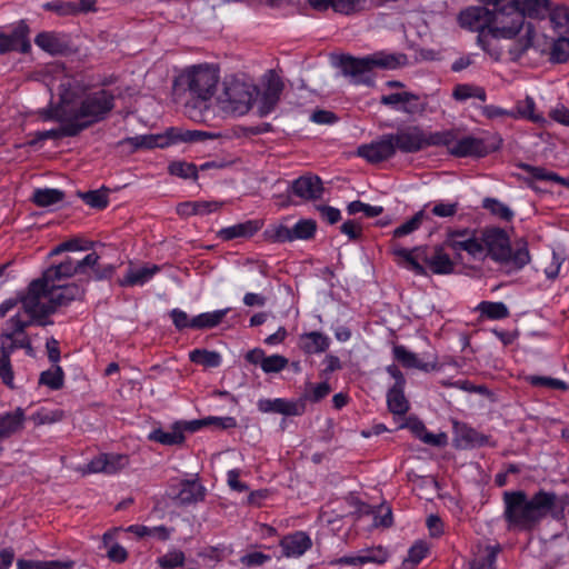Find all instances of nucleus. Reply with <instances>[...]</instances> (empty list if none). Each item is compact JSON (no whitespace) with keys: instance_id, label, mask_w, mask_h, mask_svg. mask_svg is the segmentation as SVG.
Masks as SVG:
<instances>
[{"instance_id":"obj_18","label":"nucleus","mask_w":569,"mask_h":569,"mask_svg":"<svg viewBox=\"0 0 569 569\" xmlns=\"http://www.w3.org/2000/svg\"><path fill=\"white\" fill-rule=\"evenodd\" d=\"M129 462V458L126 455L120 453H100L93 458L86 467L84 473H98L103 472L107 475H113L124 468Z\"/></svg>"},{"instance_id":"obj_14","label":"nucleus","mask_w":569,"mask_h":569,"mask_svg":"<svg viewBox=\"0 0 569 569\" xmlns=\"http://www.w3.org/2000/svg\"><path fill=\"white\" fill-rule=\"evenodd\" d=\"M282 90L283 83L281 79L273 73L268 77L261 91L257 89L253 103H256L260 117H266L274 110Z\"/></svg>"},{"instance_id":"obj_11","label":"nucleus","mask_w":569,"mask_h":569,"mask_svg":"<svg viewBox=\"0 0 569 569\" xmlns=\"http://www.w3.org/2000/svg\"><path fill=\"white\" fill-rule=\"evenodd\" d=\"M391 136L395 151L402 153H415L430 146H440L443 136L438 132H427L419 126H407L400 128Z\"/></svg>"},{"instance_id":"obj_16","label":"nucleus","mask_w":569,"mask_h":569,"mask_svg":"<svg viewBox=\"0 0 569 569\" xmlns=\"http://www.w3.org/2000/svg\"><path fill=\"white\" fill-rule=\"evenodd\" d=\"M380 102L396 111H400L410 116L423 111V104L421 103L420 98L409 91H399L383 94L380 99Z\"/></svg>"},{"instance_id":"obj_53","label":"nucleus","mask_w":569,"mask_h":569,"mask_svg":"<svg viewBox=\"0 0 569 569\" xmlns=\"http://www.w3.org/2000/svg\"><path fill=\"white\" fill-rule=\"evenodd\" d=\"M317 224L311 219H301L292 227L293 241L308 240L313 237Z\"/></svg>"},{"instance_id":"obj_22","label":"nucleus","mask_w":569,"mask_h":569,"mask_svg":"<svg viewBox=\"0 0 569 569\" xmlns=\"http://www.w3.org/2000/svg\"><path fill=\"white\" fill-rule=\"evenodd\" d=\"M312 546V540L305 531H296L280 540L282 555L287 558H299Z\"/></svg>"},{"instance_id":"obj_20","label":"nucleus","mask_w":569,"mask_h":569,"mask_svg":"<svg viewBox=\"0 0 569 569\" xmlns=\"http://www.w3.org/2000/svg\"><path fill=\"white\" fill-rule=\"evenodd\" d=\"M173 127L161 133L138 134L127 139V142L136 149L167 148L174 144Z\"/></svg>"},{"instance_id":"obj_60","label":"nucleus","mask_w":569,"mask_h":569,"mask_svg":"<svg viewBox=\"0 0 569 569\" xmlns=\"http://www.w3.org/2000/svg\"><path fill=\"white\" fill-rule=\"evenodd\" d=\"M209 423H213V425L220 427L221 429H229V428L236 427L237 421L233 417H210L202 421H192V422L188 423V428L191 431H194L197 429L198 425H209Z\"/></svg>"},{"instance_id":"obj_5","label":"nucleus","mask_w":569,"mask_h":569,"mask_svg":"<svg viewBox=\"0 0 569 569\" xmlns=\"http://www.w3.org/2000/svg\"><path fill=\"white\" fill-rule=\"evenodd\" d=\"M220 79L219 68L211 63L193 64L184 68L176 78L174 84L189 92L186 112L194 121H204L203 111L216 93Z\"/></svg>"},{"instance_id":"obj_46","label":"nucleus","mask_w":569,"mask_h":569,"mask_svg":"<svg viewBox=\"0 0 569 569\" xmlns=\"http://www.w3.org/2000/svg\"><path fill=\"white\" fill-rule=\"evenodd\" d=\"M128 532L136 535L139 538L143 537H158L159 539L169 538V531L164 526L147 527L143 525H131L126 529Z\"/></svg>"},{"instance_id":"obj_9","label":"nucleus","mask_w":569,"mask_h":569,"mask_svg":"<svg viewBox=\"0 0 569 569\" xmlns=\"http://www.w3.org/2000/svg\"><path fill=\"white\" fill-rule=\"evenodd\" d=\"M393 253L400 259L399 263L403 268L418 276L427 273L423 264H427L437 274H448L453 271V262L441 247H437L431 256L428 253L427 247L395 248Z\"/></svg>"},{"instance_id":"obj_2","label":"nucleus","mask_w":569,"mask_h":569,"mask_svg":"<svg viewBox=\"0 0 569 569\" xmlns=\"http://www.w3.org/2000/svg\"><path fill=\"white\" fill-rule=\"evenodd\" d=\"M79 273L76 260L67 258L61 263L48 268L41 278L33 280L27 288L21 301L24 313L36 320V326L46 327L52 323L50 316L62 306L78 299L82 295L76 283L61 284L62 280Z\"/></svg>"},{"instance_id":"obj_13","label":"nucleus","mask_w":569,"mask_h":569,"mask_svg":"<svg viewBox=\"0 0 569 569\" xmlns=\"http://www.w3.org/2000/svg\"><path fill=\"white\" fill-rule=\"evenodd\" d=\"M482 243L486 256H489L498 263H503L510 256V239L501 228H486L482 233Z\"/></svg>"},{"instance_id":"obj_54","label":"nucleus","mask_w":569,"mask_h":569,"mask_svg":"<svg viewBox=\"0 0 569 569\" xmlns=\"http://www.w3.org/2000/svg\"><path fill=\"white\" fill-rule=\"evenodd\" d=\"M93 244L94 243L92 241L83 240L80 238H73L57 246L52 250L51 254H58L64 251H87L92 249Z\"/></svg>"},{"instance_id":"obj_3","label":"nucleus","mask_w":569,"mask_h":569,"mask_svg":"<svg viewBox=\"0 0 569 569\" xmlns=\"http://www.w3.org/2000/svg\"><path fill=\"white\" fill-rule=\"evenodd\" d=\"M503 518L510 531L530 532L548 515L555 520L565 518L567 499L556 493L540 490L532 497L525 491L503 492Z\"/></svg>"},{"instance_id":"obj_43","label":"nucleus","mask_w":569,"mask_h":569,"mask_svg":"<svg viewBox=\"0 0 569 569\" xmlns=\"http://www.w3.org/2000/svg\"><path fill=\"white\" fill-rule=\"evenodd\" d=\"M382 0H333V10L340 13L350 14L370 8Z\"/></svg>"},{"instance_id":"obj_32","label":"nucleus","mask_w":569,"mask_h":569,"mask_svg":"<svg viewBox=\"0 0 569 569\" xmlns=\"http://www.w3.org/2000/svg\"><path fill=\"white\" fill-rule=\"evenodd\" d=\"M549 14V20L553 31L558 36L569 34V11L565 6L551 7L549 2V9L546 14Z\"/></svg>"},{"instance_id":"obj_4","label":"nucleus","mask_w":569,"mask_h":569,"mask_svg":"<svg viewBox=\"0 0 569 569\" xmlns=\"http://www.w3.org/2000/svg\"><path fill=\"white\" fill-rule=\"evenodd\" d=\"M462 28L479 32L478 41L483 42L482 33L488 30L496 39H513L521 33L523 13L515 6L492 12L487 7L476 6L465 9L459 14Z\"/></svg>"},{"instance_id":"obj_19","label":"nucleus","mask_w":569,"mask_h":569,"mask_svg":"<svg viewBox=\"0 0 569 569\" xmlns=\"http://www.w3.org/2000/svg\"><path fill=\"white\" fill-rule=\"evenodd\" d=\"M396 153L391 136L383 134L380 139L358 148V154L369 162L377 163L391 158Z\"/></svg>"},{"instance_id":"obj_12","label":"nucleus","mask_w":569,"mask_h":569,"mask_svg":"<svg viewBox=\"0 0 569 569\" xmlns=\"http://www.w3.org/2000/svg\"><path fill=\"white\" fill-rule=\"evenodd\" d=\"M438 134L443 136L440 146H446L449 152L457 157H483L490 151L485 140L475 136L457 138L451 131Z\"/></svg>"},{"instance_id":"obj_17","label":"nucleus","mask_w":569,"mask_h":569,"mask_svg":"<svg viewBox=\"0 0 569 569\" xmlns=\"http://www.w3.org/2000/svg\"><path fill=\"white\" fill-rule=\"evenodd\" d=\"M290 191L305 201L321 199L323 194L322 180L316 174H303L291 182Z\"/></svg>"},{"instance_id":"obj_35","label":"nucleus","mask_w":569,"mask_h":569,"mask_svg":"<svg viewBox=\"0 0 569 569\" xmlns=\"http://www.w3.org/2000/svg\"><path fill=\"white\" fill-rule=\"evenodd\" d=\"M174 144L181 142H198L206 140H213L219 137V133L204 131V130H188L183 128L173 127Z\"/></svg>"},{"instance_id":"obj_56","label":"nucleus","mask_w":569,"mask_h":569,"mask_svg":"<svg viewBox=\"0 0 569 569\" xmlns=\"http://www.w3.org/2000/svg\"><path fill=\"white\" fill-rule=\"evenodd\" d=\"M347 210L349 214L362 213L365 217L373 218L381 214L383 208L380 206H371L362 201L356 200L348 204Z\"/></svg>"},{"instance_id":"obj_26","label":"nucleus","mask_w":569,"mask_h":569,"mask_svg":"<svg viewBox=\"0 0 569 569\" xmlns=\"http://www.w3.org/2000/svg\"><path fill=\"white\" fill-rule=\"evenodd\" d=\"M299 340L300 348L308 355L322 353L330 346V338L319 331L305 332L300 336Z\"/></svg>"},{"instance_id":"obj_48","label":"nucleus","mask_w":569,"mask_h":569,"mask_svg":"<svg viewBox=\"0 0 569 569\" xmlns=\"http://www.w3.org/2000/svg\"><path fill=\"white\" fill-rule=\"evenodd\" d=\"M522 7L519 10L526 14L535 18H543L549 9V0H522Z\"/></svg>"},{"instance_id":"obj_28","label":"nucleus","mask_w":569,"mask_h":569,"mask_svg":"<svg viewBox=\"0 0 569 569\" xmlns=\"http://www.w3.org/2000/svg\"><path fill=\"white\" fill-rule=\"evenodd\" d=\"M148 439L164 446L181 445L184 441L183 428L180 422H176L169 430L161 428L152 430Z\"/></svg>"},{"instance_id":"obj_25","label":"nucleus","mask_w":569,"mask_h":569,"mask_svg":"<svg viewBox=\"0 0 569 569\" xmlns=\"http://www.w3.org/2000/svg\"><path fill=\"white\" fill-rule=\"evenodd\" d=\"M96 0H80L79 3L71 1H51L42 7L46 10L54 11L59 16H71L78 12H88L94 9Z\"/></svg>"},{"instance_id":"obj_64","label":"nucleus","mask_w":569,"mask_h":569,"mask_svg":"<svg viewBox=\"0 0 569 569\" xmlns=\"http://www.w3.org/2000/svg\"><path fill=\"white\" fill-rule=\"evenodd\" d=\"M549 116L553 121L569 127V108L566 106L561 103L551 108Z\"/></svg>"},{"instance_id":"obj_41","label":"nucleus","mask_w":569,"mask_h":569,"mask_svg":"<svg viewBox=\"0 0 569 569\" xmlns=\"http://www.w3.org/2000/svg\"><path fill=\"white\" fill-rule=\"evenodd\" d=\"M498 546H487L470 561V569H493L499 553Z\"/></svg>"},{"instance_id":"obj_10","label":"nucleus","mask_w":569,"mask_h":569,"mask_svg":"<svg viewBox=\"0 0 569 569\" xmlns=\"http://www.w3.org/2000/svg\"><path fill=\"white\" fill-rule=\"evenodd\" d=\"M254 93H257L254 84L229 77L224 79L217 101L223 112L240 117L248 113L252 108Z\"/></svg>"},{"instance_id":"obj_21","label":"nucleus","mask_w":569,"mask_h":569,"mask_svg":"<svg viewBox=\"0 0 569 569\" xmlns=\"http://www.w3.org/2000/svg\"><path fill=\"white\" fill-rule=\"evenodd\" d=\"M258 409L261 412H276L284 416H300L305 411L302 401L288 400L284 398L260 399Z\"/></svg>"},{"instance_id":"obj_62","label":"nucleus","mask_w":569,"mask_h":569,"mask_svg":"<svg viewBox=\"0 0 569 569\" xmlns=\"http://www.w3.org/2000/svg\"><path fill=\"white\" fill-rule=\"evenodd\" d=\"M170 318L178 330L187 328L193 329L192 318H189L186 311L174 308L170 311Z\"/></svg>"},{"instance_id":"obj_55","label":"nucleus","mask_w":569,"mask_h":569,"mask_svg":"<svg viewBox=\"0 0 569 569\" xmlns=\"http://www.w3.org/2000/svg\"><path fill=\"white\" fill-rule=\"evenodd\" d=\"M426 218V213L423 210L418 211L413 217L409 220L397 227L393 231L395 237H403L412 233L422 224V221Z\"/></svg>"},{"instance_id":"obj_36","label":"nucleus","mask_w":569,"mask_h":569,"mask_svg":"<svg viewBox=\"0 0 569 569\" xmlns=\"http://www.w3.org/2000/svg\"><path fill=\"white\" fill-rule=\"evenodd\" d=\"M26 33V27L21 26L16 29L12 34L0 33V52L6 53L19 48L22 44L21 51L26 52L29 48V43H22Z\"/></svg>"},{"instance_id":"obj_15","label":"nucleus","mask_w":569,"mask_h":569,"mask_svg":"<svg viewBox=\"0 0 569 569\" xmlns=\"http://www.w3.org/2000/svg\"><path fill=\"white\" fill-rule=\"evenodd\" d=\"M447 244L457 253L465 251L469 257L481 260L486 257V249L482 243V237L479 239L468 230L451 232Z\"/></svg>"},{"instance_id":"obj_58","label":"nucleus","mask_w":569,"mask_h":569,"mask_svg":"<svg viewBox=\"0 0 569 569\" xmlns=\"http://www.w3.org/2000/svg\"><path fill=\"white\" fill-rule=\"evenodd\" d=\"M169 172L172 176H177L184 179L197 178V167L192 163L177 161L169 166Z\"/></svg>"},{"instance_id":"obj_59","label":"nucleus","mask_w":569,"mask_h":569,"mask_svg":"<svg viewBox=\"0 0 569 569\" xmlns=\"http://www.w3.org/2000/svg\"><path fill=\"white\" fill-rule=\"evenodd\" d=\"M268 237L274 242H292V227L282 223L272 226L268 231Z\"/></svg>"},{"instance_id":"obj_52","label":"nucleus","mask_w":569,"mask_h":569,"mask_svg":"<svg viewBox=\"0 0 569 569\" xmlns=\"http://www.w3.org/2000/svg\"><path fill=\"white\" fill-rule=\"evenodd\" d=\"M429 545L425 540H417L408 551L407 558L403 560L405 566H416L425 559L429 552Z\"/></svg>"},{"instance_id":"obj_51","label":"nucleus","mask_w":569,"mask_h":569,"mask_svg":"<svg viewBox=\"0 0 569 569\" xmlns=\"http://www.w3.org/2000/svg\"><path fill=\"white\" fill-rule=\"evenodd\" d=\"M362 565H382L389 559V552L383 547H371L359 551Z\"/></svg>"},{"instance_id":"obj_31","label":"nucleus","mask_w":569,"mask_h":569,"mask_svg":"<svg viewBox=\"0 0 569 569\" xmlns=\"http://www.w3.org/2000/svg\"><path fill=\"white\" fill-rule=\"evenodd\" d=\"M486 437L481 436L478 431L466 426H456L455 443L457 448L467 449L482 446L486 442Z\"/></svg>"},{"instance_id":"obj_49","label":"nucleus","mask_w":569,"mask_h":569,"mask_svg":"<svg viewBox=\"0 0 569 569\" xmlns=\"http://www.w3.org/2000/svg\"><path fill=\"white\" fill-rule=\"evenodd\" d=\"M452 96L458 101H465L469 98H477L481 101H485L487 98L486 91L482 88L471 86V84L456 86V88L453 89Z\"/></svg>"},{"instance_id":"obj_57","label":"nucleus","mask_w":569,"mask_h":569,"mask_svg":"<svg viewBox=\"0 0 569 569\" xmlns=\"http://www.w3.org/2000/svg\"><path fill=\"white\" fill-rule=\"evenodd\" d=\"M288 366V359L281 355L267 356L261 369L264 373H278Z\"/></svg>"},{"instance_id":"obj_39","label":"nucleus","mask_w":569,"mask_h":569,"mask_svg":"<svg viewBox=\"0 0 569 569\" xmlns=\"http://www.w3.org/2000/svg\"><path fill=\"white\" fill-rule=\"evenodd\" d=\"M63 198V191L53 188L36 189L32 196L33 202L43 208L56 206L60 203Z\"/></svg>"},{"instance_id":"obj_45","label":"nucleus","mask_w":569,"mask_h":569,"mask_svg":"<svg viewBox=\"0 0 569 569\" xmlns=\"http://www.w3.org/2000/svg\"><path fill=\"white\" fill-rule=\"evenodd\" d=\"M482 207L497 218L510 221L513 217L512 210L503 202L495 198H485Z\"/></svg>"},{"instance_id":"obj_6","label":"nucleus","mask_w":569,"mask_h":569,"mask_svg":"<svg viewBox=\"0 0 569 569\" xmlns=\"http://www.w3.org/2000/svg\"><path fill=\"white\" fill-rule=\"evenodd\" d=\"M529 50L540 57H548L553 63H563L569 60V34L558 36L552 42L543 34L538 33L535 24L523 18L521 33L509 48L511 60H520Z\"/></svg>"},{"instance_id":"obj_38","label":"nucleus","mask_w":569,"mask_h":569,"mask_svg":"<svg viewBox=\"0 0 569 569\" xmlns=\"http://www.w3.org/2000/svg\"><path fill=\"white\" fill-rule=\"evenodd\" d=\"M230 311V308L202 312L192 318L193 329H209L217 327Z\"/></svg>"},{"instance_id":"obj_34","label":"nucleus","mask_w":569,"mask_h":569,"mask_svg":"<svg viewBox=\"0 0 569 569\" xmlns=\"http://www.w3.org/2000/svg\"><path fill=\"white\" fill-rule=\"evenodd\" d=\"M480 317L488 320H501L509 317L508 307L501 301H481L475 308Z\"/></svg>"},{"instance_id":"obj_50","label":"nucleus","mask_w":569,"mask_h":569,"mask_svg":"<svg viewBox=\"0 0 569 569\" xmlns=\"http://www.w3.org/2000/svg\"><path fill=\"white\" fill-rule=\"evenodd\" d=\"M526 380L533 387H541L547 389H555V390H567L568 385L566 381L546 377V376H538V375H530L526 377Z\"/></svg>"},{"instance_id":"obj_24","label":"nucleus","mask_w":569,"mask_h":569,"mask_svg":"<svg viewBox=\"0 0 569 569\" xmlns=\"http://www.w3.org/2000/svg\"><path fill=\"white\" fill-rule=\"evenodd\" d=\"M26 415L23 409L0 415V443L23 429Z\"/></svg>"},{"instance_id":"obj_29","label":"nucleus","mask_w":569,"mask_h":569,"mask_svg":"<svg viewBox=\"0 0 569 569\" xmlns=\"http://www.w3.org/2000/svg\"><path fill=\"white\" fill-rule=\"evenodd\" d=\"M511 110L513 113V119H527L540 126H545L547 123V119L543 117V114L536 112V102L529 96H527L523 100L517 101L516 107Z\"/></svg>"},{"instance_id":"obj_33","label":"nucleus","mask_w":569,"mask_h":569,"mask_svg":"<svg viewBox=\"0 0 569 569\" xmlns=\"http://www.w3.org/2000/svg\"><path fill=\"white\" fill-rule=\"evenodd\" d=\"M392 351L395 359L401 362L406 368L419 369L422 371H429L435 368V366L422 361L416 353L409 351L403 346H395Z\"/></svg>"},{"instance_id":"obj_44","label":"nucleus","mask_w":569,"mask_h":569,"mask_svg":"<svg viewBox=\"0 0 569 569\" xmlns=\"http://www.w3.org/2000/svg\"><path fill=\"white\" fill-rule=\"evenodd\" d=\"M530 262V254L526 242H520L515 250L510 248V256L501 263L513 269H521Z\"/></svg>"},{"instance_id":"obj_42","label":"nucleus","mask_w":569,"mask_h":569,"mask_svg":"<svg viewBox=\"0 0 569 569\" xmlns=\"http://www.w3.org/2000/svg\"><path fill=\"white\" fill-rule=\"evenodd\" d=\"M189 358L192 362L207 368H217L222 361L219 352L207 349H194L189 353Z\"/></svg>"},{"instance_id":"obj_1","label":"nucleus","mask_w":569,"mask_h":569,"mask_svg":"<svg viewBox=\"0 0 569 569\" xmlns=\"http://www.w3.org/2000/svg\"><path fill=\"white\" fill-rule=\"evenodd\" d=\"M114 107V94L107 89L88 90L78 79L64 77L59 86V102L39 111L44 121H58L59 128L37 131L28 142L36 146L46 140L74 137L103 120Z\"/></svg>"},{"instance_id":"obj_23","label":"nucleus","mask_w":569,"mask_h":569,"mask_svg":"<svg viewBox=\"0 0 569 569\" xmlns=\"http://www.w3.org/2000/svg\"><path fill=\"white\" fill-rule=\"evenodd\" d=\"M160 271L157 264L130 266L120 280L122 287H136L148 283Z\"/></svg>"},{"instance_id":"obj_40","label":"nucleus","mask_w":569,"mask_h":569,"mask_svg":"<svg viewBox=\"0 0 569 569\" xmlns=\"http://www.w3.org/2000/svg\"><path fill=\"white\" fill-rule=\"evenodd\" d=\"M73 562L69 560H24L17 561V569H70Z\"/></svg>"},{"instance_id":"obj_27","label":"nucleus","mask_w":569,"mask_h":569,"mask_svg":"<svg viewBox=\"0 0 569 569\" xmlns=\"http://www.w3.org/2000/svg\"><path fill=\"white\" fill-rule=\"evenodd\" d=\"M260 227L261 226L258 221L248 220L244 222L222 228L221 230H219L218 237L224 241L238 238H250L260 229Z\"/></svg>"},{"instance_id":"obj_61","label":"nucleus","mask_w":569,"mask_h":569,"mask_svg":"<svg viewBox=\"0 0 569 569\" xmlns=\"http://www.w3.org/2000/svg\"><path fill=\"white\" fill-rule=\"evenodd\" d=\"M330 393V386L328 382H320L310 385L303 396L306 400L318 402Z\"/></svg>"},{"instance_id":"obj_37","label":"nucleus","mask_w":569,"mask_h":569,"mask_svg":"<svg viewBox=\"0 0 569 569\" xmlns=\"http://www.w3.org/2000/svg\"><path fill=\"white\" fill-rule=\"evenodd\" d=\"M405 386L392 387L387 393V403L390 412L397 416H403L409 410V402L405 397Z\"/></svg>"},{"instance_id":"obj_7","label":"nucleus","mask_w":569,"mask_h":569,"mask_svg":"<svg viewBox=\"0 0 569 569\" xmlns=\"http://www.w3.org/2000/svg\"><path fill=\"white\" fill-rule=\"evenodd\" d=\"M29 326H36L27 313H16L7 322V329L2 332L0 341V378L4 385L13 387V371L10 356L17 349H24L28 355L32 353V346L24 330Z\"/></svg>"},{"instance_id":"obj_63","label":"nucleus","mask_w":569,"mask_h":569,"mask_svg":"<svg viewBox=\"0 0 569 569\" xmlns=\"http://www.w3.org/2000/svg\"><path fill=\"white\" fill-rule=\"evenodd\" d=\"M458 202H438L432 207V213L437 217L449 218L456 214Z\"/></svg>"},{"instance_id":"obj_30","label":"nucleus","mask_w":569,"mask_h":569,"mask_svg":"<svg viewBox=\"0 0 569 569\" xmlns=\"http://www.w3.org/2000/svg\"><path fill=\"white\" fill-rule=\"evenodd\" d=\"M36 44L50 54H59L67 50L68 42L61 34L41 32L34 39Z\"/></svg>"},{"instance_id":"obj_8","label":"nucleus","mask_w":569,"mask_h":569,"mask_svg":"<svg viewBox=\"0 0 569 569\" xmlns=\"http://www.w3.org/2000/svg\"><path fill=\"white\" fill-rule=\"evenodd\" d=\"M407 56L387 51H378L363 58L345 57L341 60L342 70L355 83L372 86L375 68L393 70L407 64Z\"/></svg>"},{"instance_id":"obj_47","label":"nucleus","mask_w":569,"mask_h":569,"mask_svg":"<svg viewBox=\"0 0 569 569\" xmlns=\"http://www.w3.org/2000/svg\"><path fill=\"white\" fill-rule=\"evenodd\" d=\"M39 383L47 386L52 390H58L63 385V371L59 366H54L43 372L39 378Z\"/></svg>"}]
</instances>
